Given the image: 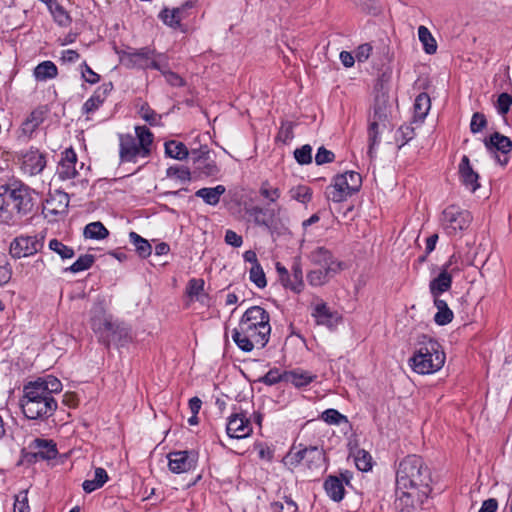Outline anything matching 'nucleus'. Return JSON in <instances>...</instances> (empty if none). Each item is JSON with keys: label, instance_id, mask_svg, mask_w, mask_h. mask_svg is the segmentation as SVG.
Listing matches in <instances>:
<instances>
[{"label": "nucleus", "instance_id": "obj_46", "mask_svg": "<svg viewBox=\"0 0 512 512\" xmlns=\"http://www.w3.org/2000/svg\"><path fill=\"white\" fill-rule=\"evenodd\" d=\"M333 275L322 269H313L307 273V281L311 286L318 287L325 285Z\"/></svg>", "mask_w": 512, "mask_h": 512}, {"label": "nucleus", "instance_id": "obj_35", "mask_svg": "<svg viewBox=\"0 0 512 512\" xmlns=\"http://www.w3.org/2000/svg\"><path fill=\"white\" fill-rule=\"evenodd\" d=\"M24 165L30 174H39L46 166L45 156L39 152H31L25 156Z\"/></svg>", "mask_w": 512, "mask_h": 512}, {"label": "nucleus", "instance_id": "obj_55", "mask_svg": "<svg viewBox=\"0 0 512 512\" xmlns=\"http://www.w3.org/2000/svg\"><path fill=\"white\" fill-rule=\"evenodd\" d=\"M380 130H383L381 125L370 120L369 127H368V139H369V143H370L369 154L370 155L372 154L373 147L375 145H377L380 141V139H379Z\"/></svg>", "mask_w": 512, "mask_h": 512}, {"label": "nucleus", "instance_id": "obj_21", "mask_svg": "<svg viewBox=\"0 0 512 512\" xmlns=\"http://www.w3.org/2000/svg\"><path fill=\"white\" fill-rule=\"evenodd\" d=\"M226 432L231 438H246L252 433L251 422L244 414L235 413L228 419Z\"/></svg>", "mask_w": 512, "mask_h": 512}, {"label": "nucleus", "instance_id": "obj_6", "mask_svg": "<svg viewBox=\"0 0 512 512\" xmlns=\"http://www.w3.org/2000/svg\"><path fill=\"white\" fill-rule=\"evenodd\" d=\"M91 327L99 334L100 340L106 347H109L112 342L123 345L128 337L126 329L113 322L111 316H107L100 306L93 310Z\"/></svg>", "mask_w": 512, "mask_h": 512}, {"label": "nucleus", "instance_id": "obj_22", "mask_svg": "<svg viewBox=\"0 0 512 512\" xmlns=\"http://www.w3.org/2000/svg\"><path fill=\"white\" fill-rule=\"evenodd\" d=\"M311 315L315 319L316 324L328 328L334 327L341 319L339 314L336 311H332L322 300L313 305Z\"/></svg>", "mask_w": 512, "mask_h": 512}, {"label": "nucleus", "instance_id": "obj_26", "mask_svg": "<svg viewBox=\"0 0 512 512\" xmlns=\"http://www.w3.org/2000/svg\"><path fill=\"white\" fill-rule=\"evenodd\" d=\"M459 176L462 184L471 192H475L479 187V175L470 164L469 157L464 155L459 163Z\"/></svg>", "mask_w": 512, "mask_h": 512}, {"label": "nucleus", "instance_id": "obj_58", "mask_svg": "<svg viewBox=\"0 0 512 512\" xmlns=\"http://www.w3.org/2000/svg\"><path fill=\"white\" fill-rule=\"evenodd\" d=\"M321 418L328 424H340L342 421H347L346 417L335 409L325 410Z\"/></svg>", "mask_w": 512, "mask_h": 512}, {"label": "nucleus", "instance_id": "obj_64", "mask_svg": "<svg viewBox=\"0 0 512 512\" xmlns=\"http://www.w3.org/2000/svg\"><path fill=\"white\" fill-rule=\"evenodd\" d=\"M372 49L369 43L359 45L355 52L356 60L358 62H365L370 57Z\"/></svg>", "mask_w": 512, "mask_h": 512}, {"label": "nucleus", "instance_id": "obj_31", "mask_svg": "<svg viewBox=\"0 0 512 512\" xmlns=\"http://www.w3.org/2000/svg\"><path fill=\"white\" fill-rule=\"evenodd\" d=\"M225 191V186L217 185L212 188H201L196 191L195 196L201 198L206 204L215 206L220 202V198Z\"/></svg>", "mask_w": 512, "mask_h": 512}, {"label": "nucleus", "instance_id": "obj_27", "mask_svg": "<svg viewBox=\"0 0 512 512\" xmlns=\"http://www.w3.org/2000/svg\"><path fill=\"white\" fill-rule=\"evenodd\" d=\"M344 481L348 483L345 475L341 474V477L330 475L324 482L327 495L335 502H340L344 498Z\"/></svg>", "mask_w": 512, "mask_h": 512}, {"label": "nucleus", "instance_id": "obj_16", "mask_svg": "<svg viewBox=\"0 0 512 512\" xmlns=\"http://www.w3.org/2000/svg\"><path fill=\"white\" fill-rule=\"evenodd\" d=\"M195 2L187 0L181 6L175 8L164 7L158 17L168 27L174 30L186 31V27L182 24V21L189 18L191 10L194 8Z\"/></svg>", "mask_w": 512, "mask_h": 512}, {"label": "nucleus", "instance_id": "obj_41", "mask_svg": "<svg viewBox=\"0 0 512 512\" xmlns=\"http://www.w3.org/2000/svg\"><path fill=\"white\" fill-rule=\"evenodd\" d=\"M109 235L107 228L99 221L86 225L84 236L89 239L102 240Z\"/></svg>", "mask_w": 512, "mask_h": 512}, {"label": "nucleus", "instance_id": "obj_29", "mask_svg": "<svg viewBox=\"0 0 512 512\" xmlns=\"http://www.w3.org/2000/svg\"><path fill=\"white\" fill-rule=\"evenodd\" d=\"M34 456L42 460L54 459L57 455L56 445L52 441L35 439L31 445Z\"/></svg>", "mask_w": 512, "mask_h": 512}, {"label": "nucleus", "instance_id": "obj_12", "mask_svg": "<svg viewBox=\"0 0 512 512\" xmlns=\"http://www.w3.org/2000/svg\"><path fill=\"white\" fill-rule=\"evenodd\" d=\"M284 459L285 463L291 466H297L304 462L309 469H319L324 466L325 452L316 446L299 450L292 448Z\"/></svg>", "mask_w": 512, "mask_h": 512}, {"label": "nucleus", "instance_id": "obj_24", "mask_svg": "<svg viewBox=\"0 0 512 512\" xmlns=\"http://www.w3.org/2000/svg\"><path fill=\"white\" fill-rule=\"evenodd\" d=\"M112 89V83H105L102 86L98 87L94 91L92 96L84 102L81 110L82 114L87 115V120L90 119L88 115L94 113L103 105L108 94L111 92Z\"/></svg>", "mask_w": 512, "mask_h": 512}, {"label": "nucleus", "instance_id": "obj_23", "mask_svg": "<svg viewBox=\"0 0 512 512\" xmlns=\"http://www.w3.org/2000/svg\"><path fill=\"white\" fill-rule=\"evenodd\" d=\"M77 155L73 148H67L61 153V159L58 163L57 174L61 180H68L76 177Z\"/></svg>", "mask_w": 512, "mask_h": 512}, {"label": "nucleus", "instance_id": "obj_40", "mask_svg": "<svg viewBox=\"0 0 512 512\" xmlns=\"http://www.w3.org/2000/svg\"><path fill=\"white\" fill-rule=\"evenodd\" d=\"M418 37L423 44L424 51L427 54H434L437 50V43L429 29L423 25L418 28Z\"/></svg>", "mask_w": 512, "mask_h": 512}, {"label": "nucleus", "instance_id": "obj_48", "mask_svg": "<svg viewBox=\"0 0 512 512\" xmlns=\"http://www.w3.org/2000/svg\"><path fill=\"white\" fill-rule=\"evenodd\" d=\"M95 261V256L92 254L81 255L70 267L66 268V271L72 273H78L81 271L88 270L91 268Z\"/></svg>", "mask_w": 512, "mask_h": 512}, {"label": "nucleus", "instance_id": "obj_9", "mask_svg": "<svg viewBox=\"0 0 512 512\" xmlns=\"http://www.w3.org/2000/svg\"><path fill=\"white\" fill-rule=\"evenodd\" d=\"M13 201L11 211L13 213L14 224L20 222L23 217L32 212L34 207L33 190L19 180H12Z\"/></svg>", "mask_w": 512, "mask_h": 512}, {"label": "nucleus", "instance_id": "obj_30", "mask_svg": "<svg viewBox=\"0 0 512 512\" xmlns=\"http://www.w3.org/2000/svg\"><path fill=\"white\" fill-rule=\"evenodd\" d=\"M437 312L434 315V321L439 326H444L452 322L454 318L453 311L448 307L446 300L442 298L433 299Z\"/></svg>", "mask_w": 512, "mask_h": 512}, {"label": "nucleus", "instance_id": "obj_56", "mask_svg": "<svg viewBox=\"0 0 512 512\" xmlns=\"http://www.w3.org/2000/svg\"><path fill=\"white\" fill-rule=\"evenodd\" d=\"M487 126V120L483 113L475 112L472 115L470 122V130L472 133L476 134L481 132Z\"/></svg>", "mask_w": 512, "mask_h": 512}, {"label": "nucleus", "instance_id": "obj_51", "mask_svg": "<svg viewBox=\"0 0 512 512\" xmlns=\"http://www.w3.org/2000/svg\"><path fill=\"white\" fill-rule=\"evenodd\" d=\"M354 460L356 467L361 471H368L372 468V457L365 450H358Z\"/></svg>", "mask_w": 512, "mask_h": 512}, {"label": "nucleus", "instance_id": "obj_13", "mask_svg": "<svg viewBox=\"0 0 512 512\" xmlns=\"http://www.w3.org/2000/svg\"><path fill=\"white\" fill-rule=\"evenodd\" d=\"M193 174L195 178L216 176L220 169L212 158V153L207 146L191 150Z\"/></svg>", "mask_w": 512, "mask_h": 512}, {"label": "nucleus", "instance_id": "obj_47", "mask_svg": "<svg viewBox=\"0 0 512 512\" xmlns=\"http://www.w3.org/2000/svg\"><path fill=\"white\" fill-rule=\"evenodd\" d=\"M289 193L292 199L303 204L310 202L312 199V189L306 185L292 187Z\"/></svg>", "mask_w": 512, "mask_h": 512}, {"label": "nucleus", "instance_id": "obj_3", "mask_svg": "<svg viewBox=\"0 0 512 512\" xmlns=\"http://www.w3.org/2000/svg\"><path fill=\"white\" fill-rule=\"evenodd\" d=\"M445 353L440 343L428 335H420L416 350L410 359L411 367L418 374H432L445 363Z\"/></svg>", "mask_w": 512, "mask_h": 512}, {"label": "nucleus", "instance_id": "obj_8", "mask_svg": "<svg viewBox=\"0 0 512 512\" xmlns=\"http://www.w3.org/2000/svg\"><path fill=\"white\" fill-rule=\"evenodd\" d=\"M472 220L473 217L468 210L449 205L443 210L440 223L448 236H456L467 230Z\"/></svg>", "mask_w": 512, "mask_h": 512}, {"label": "nucleus", "instance_id": "obj_60", "mask_svg": "<svg viewBox=\"0 0 512 512\" xmlns=\"http://www.w3.org/2000/svg\"><path fill=\"white\" fill-rule=\"evenodd\" d=\"M141 117L148 122L151 126H156L160 123L161 116L148 106H142L140 109Z\"/></svg>", "mask_w": 512, "mask_h": 512}, {"label": "nucleus", "instance_id": "obj_17", "mask_svg": "<svg viewBox=\"0 0 512 512\" xmlns=\"http://www.w3.org/2000/svg\"><path fill=\"white\" fill-rule=\"evenodd\" d=\"M309 259L318 269L327 271L335 276L346 268V264L333 256V253L325 247H317L311 251Z\"/></svg>", "mask_w": 512, "mask_h": 512}, {"label": "nucleus", "instance_id": "obj_4", "mask_svg": "<svg viewBox=\"0 0 512 512\" xmlns=\"http://www.w3.org/2000/svg\"><path fill=\"white\" fill-rule=\"evenodd\" d=\"M48 386H24L21 408L24 415L31 420L48 418L57 408V402L51 396Z\"/></svg>", "mask_w": 512, "mask_h": 512}, {"label": "nucleus", "instance_id": "obj_15", "mask_svg": "<svg viewBox=\"0 0 512 512\" xmlns=\"http://www.w3.org/2000/svg\"><path fill=\"white\" fill-rule=\"evenodd\" d=\"M484 146L501 166L508 164L512 151V140L509 137L494 132L484 139Z\"/></svg>", "mask_w": 512, "mask_h": 512}, {"label": "nucleus", "instance_id": "obj_59", "mask_svg": "<svg viewBox=\"0 0 512 512\" xmlns=\"http://www.w3.org/2000/svg\"><path fill=\"white\" fill-rule=\"evenodd\" d=\"M335 159V155L332 151L326 149L324 146L318 148L317 153L315 155V162L317 165H323L326 163H331Z\"/></svg>", "mask_w": 512, "mask_h": 512}, {"label": "nucleus", "instance_id": "obj_57", "mask_svg": "<svg viewBox=\"0 0 512 512\" xmlns=\"http://www.w3.org/2000/svg\"><path fill=\"white\" fill-rule=\"evenodd\" d=\"M247 213L253 217L254 222L260 226H269V221L265 218V209L260 206H253L247 210Z\"/></svg>", "mask_w": 512, "mask_h": 512}, {"label": "nucleus", "instance_id": "obj_37", "mask_svg": "<svg viewBox=\"0 0 512 512\" xmlns=\"http://www.w3.org/2000/svg\"><path fill=\"white\" fill-rule=\"evenodd\" d=\"M53 20L61 27H68L72 23V17L69 12L56 1L47 7Z\"/></svg>", "mask_w": 512, "mask_h": 512}, {"label": "nucleus", "instance_id": "obj_49", "mask_svg": "<svg viewBox=\"0 0 512 512\" xmlns=\"http://www.w3.org/2000/svg\"><path fill=\"white\" fill-rule=\"evenodd\" d=\"M48 246L50 250L57 253L62 259H71L74 256V250L58 239H51Z\"/></svg>", "mask_w": 512, "mask_h": 512}, {"label": "nucleus", "instance_id": "obj_63", "mask_svg": "<svg viewBox=\"0 0 512 512\" xmlns=\"http://www.w3.org/2000/svg\"><path fill=\"white\" fill-rule=\"evenodd\" d=\"M204 289V281L202 279L192 278L188 282L187 293L190 297L198 296Z\"/></svg>", "mask_w": 512, "mask_h": 512}, {"label": "nucleus", "instance_id": "obj_11", "mask_svg": "<svg viewBox=\"0 0 512 512\" xmlns=\"http://www.w3.org/2000/svg\"><path fill=\"white\" fill-rule=\"evenodd\" d=\"M163 58H165L163 54H156L155 50L149 47L134 49L131 52H123L121 56L122 60L127 61V66L129 67L154 70L162 68Z\"/></svg>", "mask_w": 512, "mask_h": 512}, {"label": "nucleus", "instance_id": "obj_36", "mask_svg": "<svg viewBox=\"0 0 512 512\" xmlns=\"http://www.w3.org/2000/svg\"><path fill=\"white\" fill-rule=\"evenodd\" d=\"M165 153L167 156L177 160H184L188 156L191 157V151L187 149L186 145L176 140L165 142Z\"/></svg>", "mask_w": 512, "mask_h": 512}, {"label": "nucleus", "instance_id": "obj_18", "mask_svg": "<svg viewBox=\"0 0 512 512\" xmlns=\"http://www.w3.org/2000/svg\"><path fill=\"white\" fill-rule=\"evenodd\" d=\"M454 259L455 256L452 255L449 260L441 266L439 274L430 281L429 292L433 299L441 298L445 292L451 289L453 276L450 267Z\"/></svg>", "mask_w": 512, "mask_h": 512}, {"label": "nucleus", "instance_id": "obj_28", "mask_svg": "<svg viewBox=\"0 0 512 512\" xmlns=\"http://www.w3.org/2000/svg\"><path fill=\"white\" fill-rule=\"evenodd\" d=\"M431 108V99L430 96L422 92L420 93L414 101L413 109H414V116H413V122L412 123H423L424 119L428 115Z\"/></svg>", "mask_w": 512, "mask_h": 512}, {"label": "nucleus", "instance_id": "obj_43", "mask_svg": "<svg viewBox=\"0 0 512 512\" xmlns=\"http://www.w3.org/2000/svg\"><path fill=\"white\" fill-rule=\"evenodd\" d=\"M43 120L44 117L41 111H32L27 119L22 123L23 133L26 135H31L39 127Z\"/></svg>", "mask_w": 512, "mask_h": 512}, {"label": "nucleus", "instance_id": "obj_34", "mask_svg": "<svg viewBox=\"0 0 512 512\" xmlns=\"http://www.w3.org/2000/svg\"><path fill=\"white\" fill-rule=\"evenodd\" d=\"M109 480L108 473L104 468L98 467L94 471V478L85 480L82 484L86 493H91L101 488Z\"/></svg>", "mask_w": 512, "mask_h": 512}, {"label": "nucleus", "instance_id": "obj_53", "mask_svg": "<svg viewBox=\"0 0 512 512\" xmlns=\"http://www.w3.org/2000/svg\"><path fill=\"white\" fill-rule=\"evenodd\" d=\"M296 161L301 165H307L312 162V147L305 144L294 151Z\"/></svg>", "mask_w": 512, "mask_h": 512}, {"label": "nucleus", "instance_id": "obj_61", "mask_svg": "<svg viewBox=\"0 0 512 512\" xmlns=\"http://www.w3.org/2000/svg\"><path fill=\"white\" fill-rule=\"evenodd\" d=\"M14 512H30L28 505L27 491H21L15 497V503L13 507Z\"/></svg>", "mask_w": 512, "mask_h": 512}, {"label": "nucleus", "instance_id": "obj_52", "mask_svg": "<svg viewBox=\"0 0 512 512\" xmlns=\"http://www.w3.org/2000/svg\"><path fill=\"white\" fill-rule=\"evenodd\" d=\"M511 105L512 96L509 93L503 92L498 95L495 108L500 115L505 116L510 111Z\"/></svg>", "mask_w": 512, "mask_h": 512}, {"label": "nucleus", "instance_id": "obj_25", "mask_svg": "<svg viewBox=\"0 0 512 512\" xmlns=\"http://www.w3.org/2000/svg\"><path fill=\"white\" fill-rule=\"evenodd\" d=\"M12 181L0 185V219L8 225H14L11 205L13 201Z\"/></svg>", "mask_w": 512, "mask_h": 512}, {"label": "nucleus", "instance_id": "obj_45", "mask_svg": "<svg viewBox=\"0 0 512 512\" xmlns=\"http://www.w3.org/2000/svg\"><path fill=\"white\" fill-rule=\"evenodd\" d=\"M193 172L188 167L174 165L170 166L166 170V176L169 178H175L181 183H187L192 180Z\"/></svg>", "mask_w": 512, "mask_h": 512}, {"label": "nucleus", "instance_id": "obj_32", "mask_svg": "<svg viewBox=\"0 0 512 512\" xmlns=\"http://www.w3.org/2000/svg\"><path fill=\"white\" fill-rule=\"evenodd\" d=\"M285 288L295 293H300L304 289L303 270L299 261H294L289 274V281L285 284Z\"/></svg>", "mask_w": 512, "mask_h": 512}, {"label": "nucleus", "instance_id": "obj_50", "mask_svg": "<svg viewBox=\"0 0 512 512\" xmlns=\"http://www.w3.org/2000/svg\"><path fill=\"white\" fill-rule=\"evenodd\" d=\"M249 279L253 282L258 288H264L267 285L266 276L263 271L261 264L255 265V267H251L249 269Z\"/></svg>", "mask_w": 512, "mask_h": 512}, {"label": "nucleus", "instance_id": "obj_10", "mask_svg": "<svg viewBox=\"0 0 512 512\" xmlns=\"http://www.w3.org/2000/svg\"><path fill=\"white\" fill-rule=\"evenodd\" d=\"M316 375L312 372L296 368L293 370H280L271 369L263 377L259 378V381H263L264 384H310L316 380Z\"/></svg>", "mask_w": 512, "mask_h": 512}, {"label": "nucleus", "instance_id": "obj_1", "mask_svg": "<svg viewBox=\"0 0 512 512\" xmlns=\"http://www.w3.org/2000/svg\"><path fill=\"white\" fill-rule=\"evenodd\" d=\"M271 334L270 315L260 306L248 308L232 331V339L239 349L251 352L264 348Z\"/></svg>", "mask_w": 512, "mask_h": 512}, {"label": "nucleus", "instance_id": "obj_62", "mask_svg": "<svg viewBox=\"0 0 512 512\" xmlns=\"http://www.w3.org/2000/svg\"><path fill=\"white\" fill-rule=\"evenodd\" d=\"M81 75L89 84H96L100 81V75L94 72L86 62L81 65Z\"/></svg>", "mask_w": 512, "mask_h": 512}, {"label": "nucleus", "instance_id": "obj_7", "mask_svg": "<svg viewBox=\"0 0 512 512\" xmlns=\"http://www.w3.org/2000/svg\"><path fill=\"white\" fill-rule=\"evenodd\" d=\"M361 185L362 177L358 172L347 171L338 174L333 178L332 184L326 188V197L335 203L343 202L357 193Z\"/></svg>", "mask_w": 512, "mask_h": 512}, {"label": "nucleus", "instance_id": "obj_2", "mask_svg": "<svg viewBox=\"0 0 512 512\" xmlns=\"http://www.w3.org/2000/svg\"><path fill=\"white\" fill-rule=\"evenodd\" d=\"M431 473L423 459L417 455L403 458L397 467L396 485L398 489H413L429 494Z\"/></svg>", "mask_w": 512, "mask_h": 512}, {"label": "nucleus", "instance_id": "obj_5", "mask_svg": "<svg viewBox=\"0 0 512 512\" xmlns=\"http://www.w3.org/2000/svg\"><path fill=\"white\" fill-rule=\"evenodd\" d=\"M136 136L122 134L119 136V157L121 162L136 163L139 158H147L151 154L153 133L146 126L135 127Z\"/></svg>", "mask_w": 512, "mask_h": 512}, {"label": "nucleus", "instance_id": "obj_54", "mask_svg": "<svg viewBox=\"0 0 512 512\" xmlns=\"http://www.w3.org/2000/svg\"><path fill=\"white\" fill-rule=\"evenodd\" d=\"M370 120L380 124L382 129H386L388 124V112L386 106L376 104Z\"/></svg>", "mask_w": 512, "mask_h": 512}, {"label": "nucleus", "instance_id": "obj_39", "mask_svg": "<svg viewBox=\"0 0 512 512\" xmlns=\"http://www.w3.org/2000/svg\"><path fill=\"white\" fill-rule=\"evenodd\" d=\"M259 194L267 201V205L274 204L281 196V190L272 185L268 180L261 182Z\"/></svg>", "mask_w": 512, "mask_h": 512}, {"label": "nucleus", "instance_id": "obj_19", "mask_svg": "<svg viewBox=\"0 0 512 512\" xmlns=\"http://www.w3.org/2000/svg\"><path fill=\"white\" fill-rule=\"evenodd\" d=\"M168 465L171 472L180 474L196 468L198 454L195 451H173L168 454Z\"/></svg>", "mask_w": 512, "mask_h": 512}, {"label": "nucleus", "instance_id": "obj_42", "mask_svg": "<svg viewBox=\"0 0 512 512\" xmlns=\"http://www.w3.org/2000/svg\"><path fill=\"white\" fill-rule=\"evenodd\" d=\"M161 66L162 68L158 69V71L162 73L168 84H170L173 87H182L185 85L184 79L180 75L169 69V63L166 57L163 58Z\"/></svg>", "mask_w": 512, "mask_h": 512}, {"label": "nucleus", "instance_id": "obj_14", "mask_svg": "<svg viewBox=\"0 0 512 512\" xmlns=\"http://www.w3.org/2000/svg\"><path fill=\"white\" fill-rule=\"evenodd\" d=\"M44 247V237L37 235H20L14 238L9 246V254L14 259L29 257L41 251Z\"/></svg>", "mask_w": 512, "mask_h": 512}, {"label": "nucleus", "instance_id": "obj_44", "mask_svg": "<svg viewBox=\"0 0 512 512\" xmlns=\"http://www.w3.org/2000/svg\"><path fill=\"white\" fill-rule=\"evenodd\" d=\"M415 128L411 124L401 125L395 133V141L401 148L415 137Z\"/></svg>", "mask_w": 512, "mask_h": 512}, {"label": "nucleus", "instance_id": "obj_38", "mask_svg": "<svg viewBox=\"0 0 512 512\" xmlns=\"http://www.w3.org/2000/svg\"><path fill=\"white\" fill-rule=\"evenodd\" d=\"M129 240L135 247V251L141 258H147L152 253V246L149 241L141 237L138 233L131 231L129 233Z\"/></svg>", "mask_w": 512, "mask_h": 512}, {"label": "nucleus", "instance_id": "obj_20", "mask_svg": "<svg viewBox=\"0 0 512 512\" xmlns=\"http://www.w3.org/2000/svg\"><path fill=\"white\" fill-rule=\"evenodd\" d=\"M429 494H423L413 489H398L396 486V499L394 508L397 512H414L416 507L423 503Z\"/></svg>", "mask_w": 512, "mask_h": 512}, {"label": "nucleus", "instance_id": "obj_33", "mask_svg": "<svg viewBox=\"0 0 512 512\" xmlns=\"http://www.w3.org/2000/svg\"><path fill=\"white\" fill-rule=\"evenodd\" d=\"M33 75L37 81H47L57 77L58 68L52 61H43L34 68Z\"/></svg>", "mask_w": 512, "mask_h": 512}]
</instances>
